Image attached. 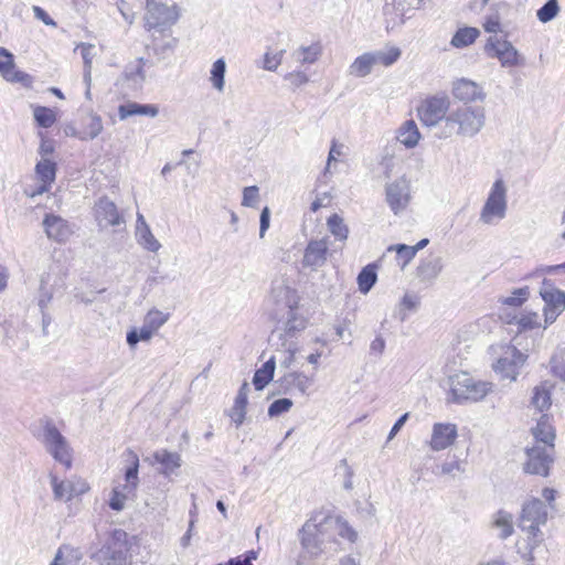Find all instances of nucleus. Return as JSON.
Returning <instances> with one entry per match:
<instances>
[{
	"label": "nucleus",
	"instance_id": "dca6fc26",
	"mask_svg": "<svg viewBox=\"0 0 565 565\" xmlns=\"http://www.w3.org/2000/svg\"><path fill=\"white\" fill-rule=\"evenodd\" d=\"M486 52L491 57H497L503 67H512L519 64V52L508 40L500 41L490 38L486 44Z\"/></svg>",
	"mask_w": 565,
	"mask_h": 565
},
{
	"label": "nucleus",
	"instance_id": "6e6552de",
	"mask_svg": "<svg viewBox=\"0 0 565 565\" xmlns=\"http://www.w3.org/2000/svg\"><path fill=\"white\" fill-rule=\"evenodd\" d=\"M450 107V100L446 95H436L426 98L418 107V116L423 125L437 126L441 120L446 125V117Z\"/></svg>",
	"mask_w": 565,
	"mask_h": 565
},
{
	"label": "nucleus",
	"instance_id": "052dcab7",
	"mask_svg": "<svg viewBox=\"0 0 565 565\" xmlns=\"http://www.w3.org/2000/svg\"><path fill=\"white\" fill-rule=\"evenodd\" d=\"M286 350V355L284 360L280 361V367L288 369L294 362L295 353H296V344L294 342H288L285 340L281 344Z\"/></svg>",
	"mask_w": 565,
	"mask_h": 565
},
{
	"label": "nucleus",
	"instance_id": "6ab92c4d",
	"mask_svg": "<svg viewBox=\"0 0 565 565\" xmlns=\"http://www.w3.org/2000/svg\"><path fill=\"white\" fill-rule=\"evenodd\" d=\"M455 98L469 104L476 100H483L486 94L480 85L467 78L457 79L452 85Z\"/></svg>",
	"mask_w": 565,
	"mask_h": 565
},
{
	"label": "nucleus",
	"instance_id": "5fc2aeb1",
	"mask_svg": "<svg viewBox=\"0 0 565 565\" xmlns=\"http://www.w3.org/2000/svg\"><path fill=\"white\" fill-rule=\"evenodd\" d=\"M14 67V60L12 53L7 49L0 47V73L2 76H7L8 71H12Z\"/></svg>",
	"mask_w": 565,
	"mask_h": 565
},
{
	"label": "nucleus",
	"instance_id": "338daca9",
	"mask_svg": "<svg viewBox=\"0 0 565 565\" xmlns=\"http://www.w3.org/2000/svg\"><path fill=\"white\" fill-rule=\"evenodd\" d=\"M286 79H288L295 87H299L309 81L308 76L303 72L289 73L286 76Z\"/></svg>",
	"mask_w": 565,
	"mask_h": 565
},
{
	"label": "nucleus",
	"instance_id": "680f3d73",
	"mask_svg": "<svg viewBox=\"0 0 565 565\" xmlns=\"http://www.w3.org/2000/svg\"><path fill=\"white\" fill-rule=\"evenodd\" d=\"M284 50L276 54L266 53L264 56V68L267 71H275L281 63Z\"/></svg>",
	"mask_w": 565,
	"mask_h": 565
},
{
	"label": "nucleus",
	"instance_id": "1a4fd4ad",
	"mask_svg": "<svg viewBox=\"0 0 565 565\" xmlns=\"http://www.w3.org/2000/svg\"><path fill=\"white\" fill-rule=\"evenodd\" d=\"M43 443L52 457L64 465L66 468L72 466L71 449L66 438L58 431L52 423L47 422L44 426Z\"/></svg>",
	"mask_w": 565,
	"mask_h": 565
},
{
	"label": "nucleus",
	"instance_id": "f3484780",
	"mask_svg": "<svg viewBox=\"0 0 565 565\" xmlns=\"http://www.w3.org/2000/svg\"><path fill=\"white\" fill-rule=\"evenodd\" d=\"M275 384L277 385V394H292L297 391L306 395L312 380L302 372H288L280 376Z\"/></svg>",
	"mask_w": 565,
	"mask_h": 565
},
{
	"label": "nucleus",
	"instance_id": "c756f323",
	"mask_svg": "<svg viewBox=\"0 0 565 565\" xmlns=\"http://www.w3.org/2000/svg\"><path fill=\"white\" fill-rule=\"evenodd\" d=\"M376 64L374 52L364 53L353 61L349 72L355 77H365L372 72L373 66Z\"/></svg>",
	"mask_w": 565,
	"mask_h": 565
},
{
	"label": "nucleus",
	"instance_id": "9b49d317",
	"mask_svg": "<svg viewBox=\"0 0 565 565\" xmlns=\"http://www.w3.org/2000/svg\"><path fill=\"white\" fill-rule=\"evenodd\" d=\"M554 449L548 446L535 445L526 449L527 461L524 471L530 475L546 477L553 462Z\"/></svg>",
	"mask_w": 565,
	"mask_h": 565
},
{
	"label": "nucleus",
	"instance_id": "a878e982",
	"mask_svg": "<svg viewBox=\"0 0 565 565\" xmlns=\"http://www.w3.org/2000/svg\"><path fill=\"white\" fill-rule=\"evenodd\" d=\"M443 269L441 258L438 256H430L420 262L417 267V277L422 281L433 282Z\"/></svg>",
	"mask_w": 565,
	"mask_h": 565
},
{
	"label": "nucleus",
	"instance_id": "a18cd8bd",
	"mask_svg": "<svg viewBox=\"0 0 565 565\" xmlns=\"http://www.w3.org/2000/svg\"><path fill=\"white\" fill-rule=\"evenodd\" d=\"M33 115L36 124L42 128H50L56 121L53 110L44 106L35 107Z\"/></svg>",
	"mask_w": 565,
	"mask_h": 565
},
{
	"label": "nucleus",
	"instance_id": "4be33fe9",
	"mask_svg": "<svg viewBox=\"0 0 565 565\" xmlns=\"http://www.w3.org/2000/svg\"><path fill=\"white\" fill-rule=\"evenodd\" d=\"M328 254V244L324 239L310 241L305 249L302 265L317 269L324 265Z\"/></svg>",
	"mask_w": 565,
	"mask_h": 565
},
{
	"label": "nucleus",
	"instance_id": "774afa93",
	"mask_svg": "<svg viewBox=\"0 0 565 565\" xmlns=\"http://www.w3.org/2000/svg\"><path fill=\"white\" fill-rule=\"evenodd\" d=\"M419 298L414 295L406 294L401 301V306L407 310L415 311L418 308Z\"/></svg>",
	"mask_w": 565,
	"mask_h": 565
},
{
	"label": "nucleus",
	"instance_id": "ddd939ff",
	"mask_svg": "<svg viewBox=\"0 0 565 565\" xmlns=\"http://www.w3.org/2000/svg\"><path fill=\"white\" fill-rule=\"evenodd\" d=\"M146 61L143 57H139L135 63H130L126 66L122 75L118 78L116 85L125 95L137 93L142 88L146 81L143 65Z\"/></svg>",
	"mask_w": 565,
	"mask_h": 565
},
{
	"label": "nucleus",
	"instance_id": "ea45409f",
	"mask_svg": "<svg viewBox=\"0 0 565 565\" xmlns=\"http://www.w3.org/2000/svg\"><path fill=\"white\" fill-rule=\"evenodd\" d=\"M129 454L132 457V461H131V465L129 467H127V469L125 471V479H126L127 483L125 484L124 489L128 492H131L137 489V486L139 482V478H138L139 459H138V456L135 455L132 451H130Z\"/></svg>",
	"mask_w": 565,
	"mask_h": 565
},
{
	"label": "nucleus",
	"instance_id": "4468645a",
	"mask_svg": "<svg viewBox=\"0 0 565 565\" xmlns=\"http://www.w3.org/2000/svg\"><path fill=\"white\" fill-rule=\"evenodd\" d=\"M527 355L519 351L516 348H509L505 355L500 358L493 365L494 372L502 379L515 381L519 369L523 366Z\"/></svg>",
	"mask_w": 565,
	"mask_h": 565
},
{
	"label": "nucleus",
	"instance_id": "69168bd1",
	"mask_svg": "<svg viewBox=\"0 0 565 565\" xmlns=\"http://www.w3.org/2000/svg\"><path fill=\"white\" fill-rule=\"evenodd\" d=\"M52 298H53V294L44 288L43 281H42L41 287H40L39 300H38V305L40 307L41 312L45 311V309L47 308Z\"/></svg>",
	"mask_w": 565,
	"mask_h": 565
},
{
	"label": "nucleus",
	"instance_id": "cd10ccee",
	"mask_svg": "<svg viewBox=\"0 0 565 565\" xmlns=\"http://www.w3.org/2000/svg\"><path fill=\"white\" fill-rule=\"evenodd\" d=\"M297 306L287 309V320L284 322V332L279 333V338H292L306 328L307 321L303 317L297 315Z\"/></svg>",
	"mask_w": 565,
	"mask_h": 565
},
{
	"label": "nucleus",
	"instance_id": "4c0bfd02",
	"mask_svg": "<svg viewBox=\"0 0 565 565\" xmlns=\"http://www.w3.org/2000/svg\"><path fill=\"white\" fill-rule=\"evenodd\" d=\"M138 243L142 245L146 249L150 252H158L161 247V244L151 233L148 224H143V226H137L136 232Z\"/></svg>",
	"mask_w": 565,
	"mask_h": 565
},
{
	"label": "nucleus",
	"instance_id": "49530a36",
	"mask_svg": "<svg viewBox=\"0 0 565 565\" xmlns=\"http://www.w3.org/2000/svg\"><path fill=\"white\" fill-rule=\"evenodd\" d=\"M530 291L527 287L514 289L511 296L501 299L502 305L518 308L522 306L529 298Z\"/></svg>",
	"mask_w": 565,
	"mask_h": 565
},
{
	"label": "nucleus",
	"instance_id": "a19ab883",
	"mask_svg": "<svg viewBox=\"0 0 565 565\" xmlns=\"http://www.w3.org/2000/svg\"><path fill=\"white\" fill-rule=\"evenodd\" d=\"M531 404L540 412L548 409L552 404L550 391L543 385L536 386L533 390Z\"/></svg>",
	"mask_w": 565,
	"mask_h": 565
},
{
	"label": "nucleus",
	"instance_id": "f257e3e1",
	"mask_svg": "<svg viewBox=\"0 0 565 565\" xmlns=\"http://www.w3.org/2000/svg\"><path fill=\"white\" fill-rule=\"evenodd\" d=\"M486 109L480 105L462 104L449 110L446 117V125L438 134L439 138L446 139L454 135L472 138L486 126Z\"/></svg>",
	"mask_w": 565,
	"mask_h": 565
},
{
	"label": "nucleus",
	"instance_id": "13d9d810",
	"mask_svg": "<svg viewBox=\"0 0 565 565\" xmlns=\"http://www.w3.org/2000/svg\"><path fill=\"white\" fill-rule=\"evenodd\" d=\"M3 77L9 82L21 83L25 86H29L32 82V78L29 74H26L22 71H17V70H14V67L12 68V71H8L7 76H3Z\"/></svg>",
	"mask_w": 565,
	"mask_h": 565
},
{
	"label": "nucleus",
	"instance_id": "f704fd0d",
	"mask_svg": "<svg viewBox=\"0 0 565 565\" xmlns=\"http://www.w3.org/2000/svg\"><path fill=\"white\" fill-rule=\"evenodd\" d=\"M376 266L374 264L366 265L361 269V271L358 275L359 290L362 294L366 295L376 284Z\"/></svg>",
	"mask_w": 565,
	"mask_h": 565
},
{
	"label": "nucleus",
	"instance_id": "8fccbe9b",
	"mask_svg": "<svg viewBox=\"0 0 565 565\" xmlns=\"http://www.w3.org/2000/svg\"><path fill=\"white\" fill-rule=\"evenodd\" d=\"M294 403L290 398L284 397L274 401L268 407V416L277 417L292 407Z\"/></svg>",
	"mask_w": 565,
	"mask_h": 565
},
{
	"label": "nucleus",
	"instance_id": "473e14b6",
	"mask_svg": "<svg viewBox=\"0 0 565 565\" xmlns=\"http://www.w3.org/2000/svg\"><path fill=\"white\" fill-rule=\"evenodd\" d=\"M153 458L163 467L160 472L166 476H169L181 466V457L177 452L168 450L156 451Z\"/></svg>",
	"mask_w": 565,
	"mask_h": 565
},
{
	"label": "nucleus",
	"instance_id": "de8ad7c7",
	"mask_svg": "<svg viewBox=\"0 0 565 565\" xmlns=\"http://www.w3.org/2000/svg\"><path fill=\"white\" fill-rule=\"evenodd\" d=\"M103 130V122L99 116L90 115L81 139H95Z\"/></svg>",
	"mask_w": 565,
	"mask_h": 565
},
{
	"label": "nucleus",
	"instance_id": "0eeeda50",
	"mask_svg": "<svg viewBox=\"0 0 565 565\" xmlns=\"http://www.w3.org/2000/svg\"><path fill=\"white\" fill-rule=\"evenodd\" d=\"M507 207V188L503 180L498 179L482 206L480 221L483 224H491L494 218L502 220L505 217Z\"/></svg>",
	"mask_w": 565,
	"mask_h": 565
},
{
	"label": "nucleus",
	"instance_id": "864d4df0",
	"mask_svg": "<svg viewBox=\"0 0 565 565\" xmlns=\"http://www.w3.org/2000/svg\"><path fill=\"white\" fill-rule=\"evenodd\" d=\"M387 250L388 252L395 250L397 256L401 259H403V262H404L403 266L408 264L415 257V255H416L415 252H414V247L408 246L406 244L391 245Z\"/></svg>",
	"mask_w": 565,
	"mask_h": 565
},
{
	"label": "nucleus",
	"instance_id": "c85d7f7f",
	"mask_svg": "<svg viewBox=\"0 0 565 565\" xmlns=\"http://www.w3.org/2000/svg\"><path fill=\"white\" fill-rule=\"evenodd\" d=\"M397 140L406 148H414L420 138V132L416 122L411 119L406 120L397 130Z\"/></svg>",
	"mask_w": 565,
	"mask_h": 565
},
{
	"label": "nucleus",
	"instance_id": "a211bd4d",
	"mask_svg": "<svg viewBox=\"0 0 565 565\" xmlns=\"http://www.w3.org/2000/svg\"><path fill=\"white\" fill-rule=\"evenodd\" d=\"M42 224L46 236L56 243L67 242L73 234L72 225L60 215L46 214Z\"/></svg>",
	"mask_w": 565,
	"mask_h": 565
},
{
	"label": "nucleus",
	"instance_id": "37998d69",
	"mask_svg": "<svg viewBox=\"0 0 565 565\" xmlns=\"http://www.w3.org/2000/svg\"><path fill=\"white\" fill-rule=\"evenodd\" d=\"M321 50L320 46L317 44L310 45V46H301L299 50H297L294 53L295 58L305 64H311L318 60V56L320 55Z\"/></svg>",
	"mask_w": 565,
	"mask_h": 565
},
{
	"label": "nucleus",
	"instance_id": "b1692460",
	"mask_svg": "<svg viewBox=\"0 0 565 565\" xmlns=\"http://www.w3.org/2000/svg\"><path fill=\"white\" fill-rule=\"evenodd\" d=\"M323 521L328 526L329 532L334 531L335 536L347 539L351 543H354L358 539V533L344 521L341 516L332 515L329 512L323 511Z\"/></svg>",
	"mask_w": 565,
	"mask_h": 565
},
{
	"label": "nucleus",
	"instance_id": "2eb2a0df",
	"mask_svg": "<svg viewBox=\"0 0 565 565\" xmlns=\"http://www.w3.org/2000/svg\"><path fill=\"white\" fill-rule=\"evenodd\" d=\"M94 216L100 228L119 226L125 223L124 216L117 205L107 196H102L95 203Z\"/></svg>",
	"mask_w": 565,
	"mask_h": 565
},
{
	"label": "nucleus",
	"instance_id": "bf43d9fd",
	"mask_svg": "<svg viewBox=\"0 0 565 565\" xmlns=\"http://www.w3.org/2000/svg\"><path fill=\"white\" fill-rule=\"evenodd\" d=\"M77 47L81 50L84 68H92L95 46L87 43H81Z\"/></svg>",
	"mask_w": 565,
	"mask_h": 565
},
{
	"label": "nucleus",
	"instance_id": "5701e85b",
	"mask_svg": "<svg viewBox=\"0 0 565 565\" xmlns=\"http://www.w3.org/2000/svg\"><path fill=\"white\" fill-rule=\"evenodd\" d=\"M270 295L277 306L290 309L297 306L296 290L290 288L284 279H275L271 284Z\"/></svg>",
	"mask_w": 565,
	"mask_h": 565
},
{
	"label": "nucleus",
	"instance_id": "7ed1b4c3",
	"mask_svg": "<svg viewBox=\"0 0 565 565\" xmlns=\"http://www.w3.org/2000/svg\"><path fill=\"white\" fill-rule=\"evenodd\" d=\"M547 516L548 512L546 504L537 498H533L522 505L519 526L522 531L527 533L530 561H533V550L537 547L544 540L540 526L546 524Z\"/></svg>",
	"mask_w": 565,
	"mask_h": 565
},
{
	"label": "nucleus",
	"instance_id": "e433bc0d",
	"mask_svg": "<svg viewBox=\"0 0 565 565\" xmlns=\"http://www.w3.org/2000/svg\"><path fill=\"white\" fill-rule=\"evenodd\" d=\"M505 321L510 324L516 323L519 331L532 330L534 328L540 327L539 316L535 312L521 315L520 317H518L516 315L512 317L510 315H507Z\"/></svg>",
	"mask_w": 565,
	"mask_h": 565
},
{
	"label": "nucleus",
	"instance_id": "393cba45",
	"mask_svg": "<svg viewBox=\"0 0 565 565\" xmlns=\"http://www.w3.org/2000/svg\"><path fill=\"white\" fill-rule=\"evenodd\" d=\"M159 114V108L153 104H138L135 102L120 105L118 107V115L121 120L127 119L130 116L140 115L148 117H156Z\"/></svg>",
	"mask_w": 565,
	"mask_h": 565
},
{
	"label": "nucleus",
	"instance_id": "c9c22d12",
	"mask_svg": "<svg viewBox=\"0 0 565 565\" xmlns=\"http://www.w3.org/2000/svg\"><path fill=\"white\" fill-rule=\"evenodd\" d=\"M226 62L223 57L217 58L211 68L210 81L217 92H223L225 86Z\"/></svg>",
	"mask_w": 565,
	"mask_h": 565
},
{
	"label": "nucleus",
	"instance_id": "39448f33",
	"mask_svg": "<svg viewBox=\"0 0 565 565\" xmlns=\"http://www.w3.org/2000/svg\"><path fill=\"white\" fill-rule=\"evenodd\" d=\"M490 382L477 381L468 373L456 374L450 377L451 401L457 404L479 402L491 391Z\"/></svg>",
	"mask_w": 565,
	"mask_h": 565
},
{
	"label": "nucleus",
	"instance_id": "412c9836",
	"mask_svg": "<svg viewBox=\"0 0 565 565\" xmlns=\"http://www.w3.org/2000/svg\"><path fill=\"white\" fill-rule=\"evenodd\" d=\"M457 438V426L455 424L437 423L433 426L430 447L433 450H444Z\"/></svg>",
	"mask_w": 565,
	"mask_h": 565
},
{
	"label": "nucleus",
	"instance_id": "e2e57ef3",
	"mask_svg": "<svg viewBox=\"0 0 565 565\" xmlns=\"http://www.w3.org/2000/svg\"><path fill=\"white\" fill-rule=\"evenodd\" d=\"M483 28L486 32L489 33H498L500 31V17L499 14L492 13L486 18L483 23Z\"/></svg>",
	"mask_w": 565,
	"mask_h": 565
},
{
	"label": "nucleus",
	"instance_id": "9d476101",
	"mask_svg": "<svg viewBox=\"0 0 565 565\" xmlns=\"http://www.w3.org/2000/svg\"><path fill=\"white\" fill-rule=\"evenodd\" d=\"M540 295L545 302V324H551L565 310V291L556 288L552 280L545 278L542 282Z\"/></svg>",
	"mask_w": 565,
	"mask_h": 565
},
{
	"label": "nucleus",
	"instance_id": "4d7b16f0",
	"mask_svg": "<svg viewBox=\"0 0 565 565\" xmlns=\"http://www.w3.org/2000/svg\"><path fill=\"white\" fill-rule=\"evenodd\" d=\"M127 497L118 488H114L109 499V508L114 511H121L125 508Z\"/></svg>",
	"mask_w": 565,
	"mask_h": 565
},
{
	"label": "nucleus",
	"instance_id": "f03ea898",
	"mask_svg": "<svg viewBox=\"0 0 565 565\" xmlns=\"http://www.w3.org/2000/svg\"><path fill=\"white\" fill-rule=\"evenodd\" d=\"M132 543L128 533L115 529L108 533L100 548L90 554V558L99 565H131Z\"/></svg>",
	"mask_w": 565,
	"mask_h": 565
},
{
	"label": "nucleus",
	"instance_id": "bb28decb",
	"mask_svg": "<svg viewBox=\"0 0 565 565\" xmlns=\"http://www.w3.org/2000/svg\"><path fill=\"white\" fill-rule=\"evenodd\" d=\"M533 436L537 443L542 444L541 446H548L554 449L555 431L550 424L547 415L543 414L537 420L536 426L533 428Z\"/></svg>",
	"mask_w": 565,
	"mask_h": 565
},
{
	"label": "nucleus",
	"instance_id": "7c9ffc66",
	"mask_svg": "<svg viewBox=\"0 0 565 565\" xmlns=\"http://www.w3.org/2000/svg\"><path fill=\"white\" fill-rule=\"evenodd\" d=\"M35 172L43 183L41 191H46L56 177V163L50 158L41 159L35 166Z\"/></svg>",
	"mask_w": 565,
	"mask_h": 565
},
{
	"label": "nucleus",
	"instance_id": "0e129e2a",
	"mask_svg": "<svg viewBox=\"0 0 565 565\" xmlns=\"http://www.w3.org/2000/svg\"><path fill=\"white\" fill-rule=\"evenodd\" d=\"M270 225V210L268 206H265L260 212L259 217V237L263 238L265 236L266 231Z\"/></svg>",
	"mask_w": 565,
	"mask_h": 565
},
{
	"label": "nucleus",
	"instance_id": "423d86ee",
	"mask_svg": "<svg viewBox=\"0 0 565 565\" xmlns=\"http://www.w3.org/2000/svg\"><path fill=\"white\" fill-rule=\"evenodd\" d=\"M178 18L173 6H168L161 0H146L145 25L148 31H163L173 25Z\"/></svg>",
	"mask_w": 565,
	"mask_h": 565
},
{
	"label": "nucleus",
	"instance_id": "09e8293b",
	"mask_svg": "<svg viewBox=\"0 0 565 565\" xmlns=\"http://www.w3.org/2000/svg\"><path fill=\"white\" fill-rule=\"evenodd\" d=\"M169 319V313H163L158 309L150 310L145 318V322L151 327L154 331H157L160 327H162Z\"/></svg>",
	"mask_w": 565,
	"mask_h": 565
},
{
	"label": "nucleus",
	"instance_id": "20e7f679",
	"mask_svg": "<svg viewBox=\"0 0 565 565\" xmlns=\"http://www.w3.org/2000/svg\"><path fill=\"white\" fill-rule=\"evenodd\" d=\"M323 511L315 512L299 530V539L302 548L313 558L327 551V539L329 530L323 521Z\"/></svg>",
	"mask_w": 565,
	"mask_h": 565
},
{
	"label": "nucleus",
	"instance_id": "3c124183",
	"mask_svg": "<svg viewBox=\"0 0 565 565\" xmlns=\"http://www.w3.org/2000/svg\"><path fill=\"white\" fill-rule=\"evenodd\" d=\"M374 55L377 64L390 66L398 60L401 51L397 47H392L387 52L376 51Z\"/></svg>",
	"mask_w": 565,
	"mask_h": 565
},
{
	"label": "nucleus",
	"instance_id": "2f4dec72",
	"mask_svg": "<svg viewBox=\"0 0 565 565\" xmlns=\"http://www.w3.org/2000/svg\"><path fill=\"white\" fill-rule=\"evenodd\" d=\"M275 367H276L275 356H271L269 360H267L263 364V366L260 369L256 370L254 377H253V384L255 386V390L262 391L265 388V386L274 377Z\"/></svg>",
	"mask_w": 565,
	"mask_h": 565
},
{
	"label": "nucleus",
	"instance_id": "72a5a7b5",
	"mask_svg": "<svg viewBox=\"0 0 565 565\" xmlns=\"http://www.w3.org/2000/svg\"><path fill=\"white\" fill-rule=\"evenodd\" d=\"M479 35L480 31L477 28L463 26L456 31L450 41V44L454 47L462 49L472 44Z\"/></svg>",
	"mask_w": 565,
	"mask_h": 565
},
{
	"label": "nucleus",
	"instance_id": "c03bdc74",
	"mask_svg": "<svg viewBox=\"0 0 565 565\" xmlns=\"http://www.w3.org/2000/svg\"><path fill=\"white\" fill-rule=\"evenodd\" d=\"M494 525L501 529L500 539L505 540L513 533L512 515L505 511H499L494 520Z\"/></svg>",
	"mask_w": 565,
	"mask_h": 565
},
{
	"label": "nucleus",
	"instance_id": "58836bf2",
	"mask_svg": "<svg viewBox=\"0 0 565 565\" xmlns=\"http://www.w3.org/2000/svg\"><path fill=\"white\" fill-rule=\"evenodd\" d=\"M327 225L331 234L339 241H345L349 235V228L343 218L338 214H332L327 220Z\"/></svg>",
	"mask_w": 565,
	"mask_h": 565
},
{
	"label": "nucleus",
	"instance_id": "6e6d98bb",
	"mask_svg": "<svg viewBox=\"0 0 565 565\" xmlns=\"http://www.w3.org/2000/svg\"><path fill=\"white\" fill-rule=\"evenodd\" d=\"M439 475H449L452 477H455L457 472H463L465 470L461 462L457 459L445 461L439 466Z\"/></svg>",
	"mask_w": 565,
	"mask_h": 565
},
{
	"label": "nucleus",
	"instance_id": "79ce46f5",
	"mask_svg": "<svg viewBox=\"0 0 565 565\" xmlns=\"http://www.w3.org/2000/svg\"><path fill=\"white\" fill-rule=\"evenodd\" d=\"M558 0H547L537 11L536 17L542 23H547L559 13Z\"/></svg>",
	"mask_w": 565,
	"mask_h": 565
},
{
	"label": "nucleus",
	"instance_id": "f8f14e48",
	"mask_svg": "<svg viewBox=\"0 0 565 565\" xmlns=\"http://www.w3.org/2000/svg\"><path fill=\"white\" fill-rule=\"evenodd\" d=\"M385 200L394 214L404 211L411 201L409 181L402 177L385 186Z\"/></svg>",
	"mask_w": 565,
	"mask_h": 565
},
{
	"label": "nucleus",
	"instance_id": "603ef678",
	"mask_svg": "<svg viewBox=\"0 0 565 565\" xmlns=\"http://www.w3.org/2000/svg\"><path fill=\"white\" fill-rule=\"evenodd\" d=\"M259 201V190L256 185L246 186L243 190L242 205L256 207Z\"/></svg>",
	"mask_w": 565,
	"mask_h": 565
},
{
	"label": "nucleus",
	"instance_id": "aec40b11",
	"mask_svg": "<svg viewBox=\"0 0 565 565\" xmlns=\"http://www.w3.org/2000/svg\"><path fill=\"white\" fill-rule=\"evenodd\" d=\"M50 480L54 499L58 501H70L74 495L82 494L88 490V487L85 482L75 484L70 480L60 481L53 473L50 475Z\"/></svg>",
	"mask_w": 565,
	"mask_h": 565
}]
</instances>
